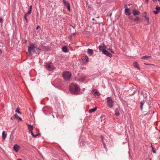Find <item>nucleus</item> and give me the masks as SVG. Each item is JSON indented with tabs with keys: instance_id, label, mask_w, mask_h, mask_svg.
<instances>
[{
	"instance_id": "f257e3e1",
	"label": "nucleus",
	"mask_w": 160,
	"mask_h": 160,
	"mask_svg": "<svg viewBox=\"0 0 160 160\" xmlns=\"http://www.w3.org/2000/svg\"><path fill=\"white\" fill-rule=\"evenodd\" d=\"M69 89L70 92L74 94H77L80 90V88L76 83H72L70 85Z\"/></svg>"
},
{
	"instance_id": "f03ea898",
	"label": "nucleus",
	"mask_w": 160,
	"mask_h": 160,
	"mask_svg": "<svg viewBox=\"0 0 160 160\" xmlns=\"http://www.w3.org/2000/svg\"><path fill=\"white\" fill-rule=\"evenodd\" d=\"M72 74L70 72L68 71H65L62 73V76L66 81L69 80L71 78Z\"/></svg>"
},
{
	"instance_id": "7ed1b4c3",
	"label": "nucleus",
	"mask_w": 160,
	"mask_h": 160,
	"mask_svg": "<svg viewBox=\"0 0 160 160\" xmlns=\"http://www.w3.org/2000/svg\"><path fill=\"white\" fill-rule=\"evenodd\" d=\"M37 47L35 43H32L28 47V51L31 55L32 54V52L35 53H36V50L35 48H36Z\"/></svg>"
},
{
	"instance_id": "20e7f679",
	"label": "nucleus",
	"mask_w": 160,
	"mask_h": 160,
	"mask_svg": "<svg viewBox=\"0 0 160 160\" xmlns=\"http://www.w3.org/2000/svg\"><path fill=\"white\" fill-rule=\"evenodd\" d=\"M107 105L110 108H112L113 106L114 102L111 97H108L106 98Z\"/></svg>"
},
{
	"instance_id": "39448f33",
	"label": "nucleus",
	"mask_w": 160,
	"mask_h": 160,
	"mask_svg": "<svg viewBox=\"0 0 160 160\" xmlns=\"http://www.w3.org/2000/svg\"><path fill=\"white\" fill-rule=\"evenodd\" d=\"M46 68L48 71H51L55 68L54 66L51 63H47L45 65Z\"/></svg>"
},
{
	"instance_id": "423d86ee",
	"label": "nucleus",
	"mask_w": 160,
	"mask_h": 160,
	"mask_svg": "<svg viewBox=\"0 0 160 160\" xmlns=\"http://www.w3.org/2000/svg\"><path fill=\"white\" fill-rule=\"evenodd\" d=\"M125 14L126 15L130 16L131 13L130 12V10L128 8L127 5H125L124 6Z\"/></svg>"
},
{
	"instance_id": "0eeeda50",
	"label": "nucleus",
	"mask_w": 160,
	"mask_h": 160,
	"mask_svg": "<svg viewBox=\"0 0 160 160\" xmlns=\"http://www.w3.org/2000/svg\"><path fill=\"white\" fill-rule=\"evenodd\" d=\"M82 61L83 63H87L88 61V58L87 55L83 56L81 58Z\"/></svg>"
},
{
	"instance_id": "6e6552de",
	"label": "nucleus",
	"mask_w": 160,
	"mask_h": 160,
	"mask_svg": "<svg viewBox=\"0 0 160 160\" xmlns=\"http://www.w3.org/2000/svg\"><path fill=\"white\" fill-rule=\"evenodd\" d=\"M91 92L92 94H94L95 97L99 96L100 95L99 92L95 89H93Z\"/></svg>"
},
{
	"instance_id": "1a4fd4ad",
	"label": "nucleus",
	"mask_w": 160,
	"mask_h": 160,
	"mask_svg": "<svg viewBox=\"0 0 160 160\" xmlns=\"http://www.w3.org/2000/svg\"><path fill=\"white\" fill-rule=\"evenodd\" d=\"M63 2L64 3L65 5L68 8V10L69 11H70V5L69 3L68 2L66 1L65 0H62Z\"/></svg>"
},
{
	"instance_id": "9d476101",
	"label": "nucleus",
	"mask_w": 160,
	"mask_h": 160,
	"mask_svg": "<svg viewBox=\"0 0 160 160\" xmlns=\"http://www.w3.org/2000/svg\"><path fill=\"white\" fill-rule=\"evenodd\" d=\"M20 148V146H19L18 144L14 145L13 147V150L16 152H18Z\"/></svg>"
},
{
	"instance_id": "9b49d317",
	"label": "nucleus",
	"mask_w": 160,
	"mask_h": 160,
	"mask_svg": "<svg viewBox=\"0 0 160 160\" xmlns=\"http://www.w3.org/2000/svg\"><path fill=\"white\" fill-rule=\"evenodd\" d=\"M102 53L105 55L107 56L111 57L112 56V54L109 53L108 51L105 50H102Z\"/></svg>"
},
{
	"instance_id": "f8f14e48",
	"label": "nucleus",
	"mask_w": 160,
	"mask_h": 160,
	"mask_svg": "<svg viewBox=\"0 0 160 160\" xmlns=\"http://www.w3.org/2000/svg\"><path fill=\"white\" fill-rule=\"evenodd\" d=\"M156 11H153V12L154 13L156 14H157L158 13L160 12V7L158 6H157L156 8Z\"/></svg>"
},
{
	"instance_id": "ddd939ff",
	"label": "nucleus",
	"mask_w": 160,
	"mask_h": 160,
	"mask_svg": "<svg viewBox=\"0 0 160 160\" xmlns=\"http://www.w3.org/2000/svg\"><path fill=\"white\" fill-rule=\"evenodd\" d=\"M140 13V12L139 11L136 9H134L133 10V14L134 15H138Z\"/></svg>"
},
{
	"instance_id": "4468645a",
	"label": "nucleus",
	"mask_w": 160,
	"mask_h": 160,
	"mask_svg": "<svg viewBox=\"0 0 160 160\" xmlns=\"http://www.w3.org/2000/svg\"><path fill=\"white\" fill-rule=\"evenodd\" d=\"M93 53V51L92 49H88L87 50V53L90 55H92Z\"/></svg>"
},
{
	"instance_id": "2eb2a0df",
	"label": "nucleus",
	"mask_w": 160,
	"mask_h": 160,
	"mask_svg": "<svg viewBox=\"0 0 160 160\" xmlns=\"http://www.w3.org/2000/svg\"><path fill=\"white\" fill-rule=\"evenodd\" d=\"M28 129L29 130V132L30 133V131H32L33 129V126L32 125H31L30 124H28Z\"/></svg>"
},
{
	"instance_id": "dca6fc26",
	"label": "nucleus",
	"mask_w": 160,
	"mask_h": 160,
	"mask_svg": "<svg viewBox=\"0 0 160 160\" xmlns=\"http://www.w3.org/2000/svg\"><path fill=\"white\" fill-rule=\"evenodd\" d=\"M7 134L5 133V131H4L2 133V139L3 140H5L6 138Z\"/></svg>"
},
{
	"instance_id": "f3484780",
	"label": "nucleus",
	"mask_w": 160,
	"mask_h": 160,
	"mask_svg": "<svg viewBox=\"0 0 160 160\" xmlns=\"http://www.w3.org/2000/svg\"><path fill=\"white\" fill-rule=\"evenodd\" d=\"M32 9V6H30L29 7V9L28 12L26 13V14L29 15L31 13V11Z\"/></svg>"
},
{
	"instance_id": "a211bd4d",
	"label": "nucleus",
	"mask_w": 160,
	"mask_h": 160,
	"mask_svg": "<svg viewBox=\"0 0 160 160\" xmlns=\"http://www.w3.org/2000/svg\"><path fill=\"white\" fill-rule=\"evenodd\" d=\"M120 115V113L119 111V110L118 108H116L115 110V115L118 116H119Z\"/></svg>"
},
{
	"instance_id": "6ab92c4d",
	"label": "nucleus",
	"mask_w": 160,
	"mask_h": 160,
	"mask_svg": "<svg viewBox=\"0 0 160 160\" xmlns=\"http://www.w3.org/2000/svg\"><path fill=\"white\" fill-rule=\"evenodd\" d=\"M97 109V108L95 107V108H92L91 109H90L89 110V113H91L95 111Z\"/></svg>"
},
{
	"instance_id": "aec40b11",
	"label": "nucleus",
	"mask_w": 160,
	"mask_h": 160,
	"mask_svg": "<svg viewBox=\"0 0 160 160\" xmlns=\"http://www.w3.org/2000/svg\"><path fill=\"white\" fill-rule=\"evenodd\" d=\"M103 45H102V44H101L100 45L99 47V52H100L102 51V52L103 50H105V49H103Z\"/></svg>"
},
{
	"instance_id": "412c9836",
	"label": "nucleus",
	"mask_w": 160,
	"mask_h": 160,
	"mask_svg": "<svg viewBox=\"0 0 160 160\" xmlns=\"http://www.w3.org/2000/svg\"><path fill=\"white\" fill-rule=\"evenodd\" d=\"M144 102H144V100H143L141 101L140 102V105H141L140 108H141V110H142L143 109V104H144Z\"/></svg>"
},
{
	"instance_id": "4be33fe9",
	"label": "nucleus",
	"mask_w": 160,
	"mask_h": 160,
	"mask_svg": "<svg viewBox=\"0 0 160 160\" xmlns=\"http://www.w3.org/2000/svg\"><path fill=\"white\" fill-rule=\"evenodd\" d=\"M62 50L63 52H67L68 51L67 47L66 46H64L62 47Z\"/></svg>"
},
{
	"instance_id": "5701e85b",
	"label": "nucleus",
	"mask_w": 160,
	"mask_h": 160,
	"mask_svg": "<svg viewBox=\"0 0 160 160\" xmlns=\"http://www.w3.org/2000/svg\"><path fill=\"white\" fill-rule=\"evenodd\" d=\"M151 57V56H145L142 57L141 58L144 59L148 60V59Z\"/></svg>"
},
{
	"instance_id": "b1692460",
	"label": "nucleus",
	"mask_w": 160,
	"mask_h": 160,
	"mask_svg": "<svg viewBox=\"0 0 160 160\" xmlns=\"http://www.w3.org/2000/svg\"><path fill=\"white\" fill-rule=\"evenodd\" d=\"M75 34L76 33H73L72 34L70 37V39H71L72 38L74 37Z\"/></svg>"
},
{
	"instance_id": "393cba45",
	"label": "nucleus",
	"mask_w": 160,
	"mask_h": 160,
	"mask_svg": "<svg viewBox=\"0 0 160 160\" xmlns=\"http://www.w3.org/2000/svg\"><path fill=\"white\" fill-rule=\"evenodd\" d=\"M151 147H152V152L154 153H156V148L154 147H153L152 145H151Z\"/></svg>"
},
{
	"instance_id": "a878e982",
	"label": "nucleus",
	"mask_w": 160,
	"mask_h": 160,
	"mask_svg": "<svg viewBox=\"0 0 160 160\" xmlns=\"http://www.w3.org/2000/svg\"><path fill=\"white\" fill-rule=\"evenodd\" d=\"M19 109H19V108H17L16 109V110H15V112H17V113H19V114H21V112L19 111Z\"/></svg>"
},
{
	"instance_id": "bb28decb",
	"label": "nucleus",
	"mask_w": 160,
	"mask_h": 160,
	"mask_svg": "<svg viewBox=\"0 0 160 160\" xmlns=\"http://www.w3.org/2000/svg\"><path fill=\"white\" fill-rule=\"evenodd\" d=\"M140 19V18L138 17H136V18L133 19V20L134 21H138Z\"/></svg>"
},
{
	"instance_id": "cd10ccee",
	"label": "nucleus",
	"mask_w": 160,
	"mask_h": 160,
	"mask_svg": "<svg viewBox=\"0 0 160 160\" xmlns=\"http://www.w3.org/2000/svg\"><path fill=\"white\" fill-rule=\"evenodd\" d=\"M134 66L136 68L138 67V63L137 62H134Z\"/></svg>"
},
{
	"instance_id": "c85d7f7f",
	"label": "nucleus",
	"mask_w": 160,
	"mask_h": 160,
	"mask_svg": "<svg viewBox=\"0 0 160 160\" xmlns=\"http://www.w3.org/2000/svg\"><path fill=\"white\" fill-rule=\"evenodd\" d=\"M14 117H15V118L16 119H18V118H19V117L18 116V115L17 114V113H15L14 114Z\"/></svg>"
},
{
	"instance_id": "c756f323",
	"label": "nucleus",
	"mask_w": 160,
	"mask_h": 160,
	"mask_svg": "<svg viewBox=\"0 0 160 160\" xmlns=\"http://www.w3.org/2000/svg\"><path fill=\"white\" fill-rule=\"evenodd\" d=\"M28 15V14H26V13L25 15H24V18L26 22L27 23L28 22V19L27 18V16Z\"/></svg>"
},
{
	"instance_id": "7c9ffc66",
	"label": "nucleus",
	"mask_w": 160,
	"mask_h": 160,
	"mask_svg": "<svg viewBox=\"0 0 160 160\" xmlns=\"http://www.w3.org/2000/svg\"><path fill=\"white\" fill-rule=\"evenodd\" d=\"M146 19L147 20V24H148L149 23V18L148 17H146Z\"/></svg>"
},
{
	"instance_id": "2f4dec72",
	"label": "nucleus",
	"mask_w": 160,
	"mask_h": 160,
	"mask_svg": "<svg viewBox=\"0 0 160 160\" xmlns=\"http://www.w3.org/2000/svg\"><path fill=\"white\" fill-rule=\"evenodd\" d=\"M102 45H103V49H104L107 48L106 46L103 43H102Z\"/></svg>"
},
{
	"instance_id": "473e14b6",
	"label": "nucleus",
	"mask_w": 160,
	"mask_h": 160,
	"mask_svg": "<svg viewBox=\"0 0 160 160\" xmlns=\"http://www.w3.org/2000/svg\"><path fill=\"white\" fill-rule=\"evenodd\" d=\"M108 49L112 53H114V52L113 51H112V50L110 48H109Z\"/></svg>"
},
{
	"instance_id": "72a5a7b5",
	"label": "nucleus",
	"mask_w": 160,
	"mask_h": 160,
	"mask_svg": "<svg viewBox=\"0 0 160 160\" xmlns=\"http://www.w3.org/2000/svg\"><path fill=\"white\" fill-rule=\"evenodd\" d=\"M0 22L1 23H2L3 22L2 18L1 17H0Z\"/></svg>"
},
{
	"instance_id": "f704fd0d",
	"label": "nucleus",
	"mask_w": 160,
	"mask_h": 160,
	"mask_svg": "<svg viewBox=\"0 0 160 160\" xmlns=\"http://www.w3.org/2000/svg\"><path fill=\"white\" fill-rule=\"evenodd\" d=\"M32 135V136H33V138H34V136H35V135L33 134V133L32 132V131H30V132Z\"/></svg>"
},
{
	"instance_id": "c9c22d12",
	"label": "nucleus",
	"mask_w": 160,
	"mask_h": 160,
	"mask_svg": "<svg viewBox=\"0 0 160 160\" xmlns=\"http://www.w3.org/2000/svg\"><path fill=\"white\" fill-rule=\"evenodd\" d=\"M40 135V133H38L37 134H36V135H35V136H34V138H36V137L37 136L39 135Z\"/></svg>"
},
{
	"instance_id": "e433bc0d",
	"label": "nucleus",
	"mask_w": 160,
	"mask_h": 160,
	"mask_svg": "<svg viewBox=\"0 0 160 160\" xmlns=\"http://www.w3.org/2000/svg\"><path fill=\"white\" fill-rule=\"evenodd\" d=\"M103 145L104 146V148H105L106 149V150H107V147H106V145H105V144H103Z\"/></svg>"
},
{
	"instance_id": "4c0bfd02",
	"label": "nucleus",
	"mask_w": 160,
	"mask_h": 160,
	"mask_svg": "<svg viewBox=\"0 0 160 160\" xmlns=\"http://www.w3.org/2000/svg\"><path fill=\"white\" fill-rule=\"evenodd\" d=\"M41 46L42 48H45V46H43V43H41Z\"/></svg>"
},
{
	"instance_id": "58836bf2",
	"label": "nucleus",
	"mask_w": 160,
	"mask_h": 160,
	"mask_svg": "<svg viewBox=\"0 0 160 160\" xmlns=\"http://www.w3.org/2000/svg\"><path fill=\"white\" fill-rule=\"evenodd\" d=\"M100 137H101L102 141L103 140V137L102 136H101Z\"/></svg>"
},
{
	"instance_id": "ea45409f",
	"label": "nucleus",
	"mask_w": 160,
	"mask_h": 160,
	"mask_svg": "<svg viewBox=\"0 0 160 160\" xmlns=\"http://www.w3.org/2000/svg\"><path fill=\"white\" fill-rule=\"evenodd\" d=\"M146 3H148V2L149 0H145Z\"/></svg>"
},
{
	"instance_id": "a19ab883",
	"label": "nucleus",
	"mask_w": 160,
	"mask_h": 160,
	"mask_svg": "<svg viewBox=\"0 0 160 160\" xmlns=\"http://www.w3.org/2000/svg\"><path fill=\"white\" fill-rule=\"evenodd\" d=\"M17 119L19 120H20L21 121V120H22V118L20 117H19V118H18Z\"/></svg>"
},
{
	"instance_id": "79ce46f5",
	"label": "nucleus",
	"mask_w": 160,
	"mask_h": 160,
	"mask_svg": "<svg viewBox=\"0 0 160 160\" xmlns=\"http://www.w3.org/2000/svg\"><path fill=\"white\" fill-rule=\"evenodd\" d=\"M2 54V51L1 49H0V55Z\"/></svg>"
},
{
	"instance_id": "37998d69",
	"label": "nucleus",
	"mask_w": 160,
	"mask_h": 160,
	"mask_svg": "<svg viewBox=\"0 0 160 160\" xmlns=\"http://www.w3.org/2000/svg\"><path fill=\"white\" fill-rule=\"evenodd\" d=\"M102 141V143L103 144H105V143L104 142L103 140Z\"/></svg>"
},
{
	"instance_id": "c03bdc74",
	"label": "nucleus",
	"mask_w": 160,
	"mask_h": 160,
	"mask_svg": "<svg viewBox=\"0 0 160 160\" xmlns=\"http://www.w3.org/2000/svg\"><path fill=\"white\" fill-rule=\"evenodd\" d=\"M43 49H47V48L45 47V48H43Z\"/></svg>"
},
{
	"instance_id": "a18cd8bd",
	"label": "nucleus",
	"mask_w": 160,
	"mask_h": 160,
	"mask_svg": "<svg viewBox=\"0 0 160 160\" xmlns=\"http://www.w3.org/2000/svg\"><path fill=\"white\" fill-rule=\"evenodd\" d=\"M40 28V27H39V26H37V28H36V29H38V28Z\"/></svg>"
},
{
	"instance_id": "49530a36",
	"label": "nucleus",
	"mask_w": 160,
	"mask_h": 160,
	"mask_svg": "<svg viewBox=\"0 0 160 160\" xmlns=\"http://www.w3.org/2000/svg\"><path fill=\"white\" fill-rule=\"evenodd\" d=\"M144 64H146V65H150V64H147V63H144Z\"/></svg>"
},
{
	"instance_id": "de8ad7c7",
	"label": "nucleus",
	"mask_w": 160,
	"mask_h": 160,
	"mask_svg": "<svg viewBox=\"0 0 160 160\" xmlns=\"http://www.w3.org/2000/svg\"><path fill=\"white\" fill-rule=\"evenodd\" d=\"M37 49H38V50H41V49L40 48H37Z\"/></svg>"
},
{
	"instance_id": "09e8293b",
	"label": "nucleus",
	"mask_w": 160,
	"mask_h": 160,
	"mask_svg": "<svg viewBox=\"0 0 160 160\" xmlns=\"http://www.w3.org/2000/svg\"><path fill=\"white\" fill-rule=\"evenodd\" d=\"M111 15H112V13H111L110 14V15H109V16L110 17H111Z\"/></svg>"
},
{
	"instance_id": "8fccbe9b",
	"label": "nucleus",
	"mask_w": 160,
	"mask_h": 160,
	"mask_svg": "<svg viewBox=\"0 0 160 160\" xmlns=\"http://www.w3.org/2000/svg\"><path fill=\"white\" fill-rule=\"evenodd\" d=\"M17 160H21L20 159H17Z\"/></svg>"
},
{
	"instance_id": "3c124183",
	"label": "nucleus",
	"mask_w": 160,
	"mask_h": 160,
	"mask_svg": "<svg viewBox=\"0 0 160 160\" xmlns=\"http://www.w3.org/2000/svg\"><path fill=\"white\" fill-rule=\"evenodd\" d=\"M92 20H94L95 19H94V18H93L92 19Z\"/></svg>"
},
{
	"instance_id": "603ef678",
	"label": "nucleus",
	"mask_w": 160,
	"mask_h": 160,
	"mask_svg": "<svg viewBox=\"0 0 160 160\" xmlns=\"http://www.w3.org/2000/svg\"><path fill=\"white\" fill-rule=\"evenodd\" d=\"M159 128H159V132H160V126Z\"/></svg>"
},
{
	"instance_id": "864d4df0",
	"label": "nucleus",
	"mask_w": 160,
	"mask_h": 160,
	"mask_svg": "<svg viewBox=\"0 0 160 160\" xmlns=\"http://www.w3.org/2000/svg\"><path fill=\"white\" fill-rule=\"evenodd\" d=\"M158 2H160V0H158Z\"/></svg>"
},
{
	"instance_id": "5fc2aeb1",
	"label": "nucleus",
	"mask_w": 160,
	"mask_h": 160,
	"mask_svg": "<svg viewBox=\"0 0 160 160\" xmlns=\"http://www.w3.org/2000/svg\"><path fill=\"white\" fill-rule=\"evenodd\" d=\"M146 18V17H146V16H145L144 17Z\"/></svg>"
},
{
	"instance_id": "6e6d98bb",
	"label": "nucleus",
	"mask_w": 160,
	"mask_h": 160,
	"mask_svg": "<svg viewBox=\"0 0 160 160\" xmlns=\"http://www.w3.org/2000/svg\"><path fill=\"white\" fill-rule=\"evenodd\" d=\"M72 27H73V28H74V27L72 26Z\"/></svg>"
},
{
	"instance_id": "4d7b16f0",
	"label": "nucleus",
	"mask_w": 160,
	"mask_h": 160,
	"mask_svg": "<svg viewBox=\"0 0 160 160\" xmlns=\"http://www.w3.org/2000/svg\"><path fill=\"white\" fill-rule=\"evenodd\" d=\"M153 1H154V0H152Z\"/></svg>"
},
{
	"instance_id": "13d9d810",
	"label": "nucleus",
	"mask_w": 160,
	"mask_h": 160,
	"mask_svg": "<svg viewBox=\"0 0 160 160\" xmlns=\"http://www.w3.org/2000/svg\"><path fill=\"white\" fill-rule=\"evenodd\" d=\"M159 138L160 139V137H159Z\"/></svg>"
}]
</instances>
